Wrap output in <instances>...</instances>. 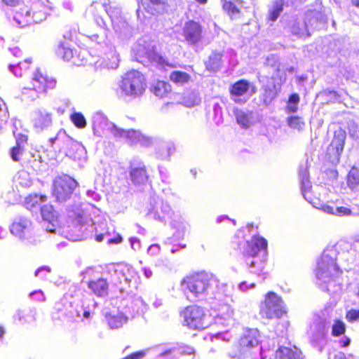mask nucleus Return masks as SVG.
Wrapping results in <instances>:
<instances>
[{"label":"nucleus","mask_w":359,"mask_h":359,"mask_svg":"<svg viewBox=\"0 0 359 359\" xmlns=\"http://www.w3.org/2000/svg\"><path fill=\"white\" fill-rule=\"evenodd\" d=\"M56 79L46 71L36 69L32 74L30 83L22 90V95L31 100L47 95L56 89Z\"/></svg>","instance_id":"f257e3e1"},{"label":"nucleus","mask_w":359,"mask_h":359,"mask_svg":"<svg viewBox=\"0 0 359 359\" xmlns=\"http://www.w3.org/2000/svg\"><path fill=\"white\" fill-rule=\"evenodd\" d=\"M179 313L182 319V325L190 330L202 331L212 324V316L209 311L197 304L188 305Z\"/></svg>","instance_id":"f03ea898"},{"label":"nucleus","mask_w":359,"mask_h":359,"mask_svg":"<svg viewBox=\"0 0 359 359\" xmlns=\"http://www.w3.org/2000/svg\"><path fill=\"white\" fill-rule=\"evenodd\" d=\"M213 277L204 271H193L184 276L180 281V285L195 297L207 292L212 285Z\"/></svg>","instance_id":"7ed1b4c3"},{"label":"nucleus","mask_w":359,"mask_h":359,"mask_svg":"<svg viewBox=\"0 0 359 359\" xmlns=\"http://www.w3.org/2000/svg\"><path fill=\"white\" fill-rule=\"evenodd\" d=\"M287 313L284 303L274 292H268L264 301L260 303L259 315L266 320H278Z\"/></svg>","instance_id":"20e7f679"},{"label":"nucleus","mask_w":359,"mask_h":359,"mask_svg":"<svg viewBox=\"0 0 359 359\" xmlns=\"http://www.w3.org/2000/svg\"><path fill=\"white\" fill-rule=\"evenodd\" d=\"M146 87V78L137 70H130L124 74L120 83V88L124 95L133 97L142 95Z\"/></svg>","instance_id":"39448f33"},{"label":"nucleus","mask_w":359,"mask_h":359,"mask_svg":"<svg viewBox=\"0 0 359 359\" xmlns=\"http://www.w3.org/2000/svg\"><path fill=\"white\" fill-rule=\"evenodd\" d=\"M77 182L67 175L56 177L53 182L52 194L57 201L69 199L77 187Z\"/></svg>","instance_id":"423d86ee"},{"label":"nucleus","mask_w":359,"mask_h":359,"mask_svg":"<svg viewBox=\"0 0 359 359\" xmlns=\"http://www.w3.org/2000/svg\"><path fill=\"white\" fill-rule=\"evenodd\" d=\"M268 247L267 241L259 236H253L250 241L245 243L243 251L242 252V261L248 267L254 266V262L249 259L257 257L263 250L266 252Z\"/></svg>","instance_id":"0eeeda50"},{"label":"nucleus","mask_w":359,"mask_h":359,"mask_svg":"<svg viewBox=\"0 0 359 359\" xmlns=\"http://www.w3.org/2000/svg\"><path fill=\"white\" fill-rule=\"evenodd\" d=\"M203 27L198 21L189 20L185 22L182 29V36L189 46H196L203 40Z\"/></svg>","instance_id":"6e6552de"},{"label":"nucleus","mask_w":359,"mask_h":359,"mask_svg":"<svg viewBox=\"0 0 359 359\" xmlns=\"http://www.w3.org/2000/svg\"><path fill=\"white\" fill-rule=\"evenodd\" d=\"M341 273L342 271L336 261L327 256L321 258L316 270V276L318 278H327L329 280H334Z\"/></svg>","instance_id":"1a4fd4ad"},{"label":"nucleus","mask_w":359,"mask_h":359,"mask_svg":"<svg viewBox=\"0 0 359 359\" xmlns=\"http://www.w3.org/2000/svg\"><path fill=\"white\" fill-rule=\"evenodd\" d=\"M41 7V6H39ZM45 13L42 12L38 6L35 5L32 10L24 7L17 11L14 15L15 20L21 26L25 27L32 22H39L45 19Z\"/></svg>","instance_id":"9d476101"},{"label":"nucleus","mask_w":359,"mask_h":359,"mask_svg":"<svg viewBox=\"0 0 359 359\" xmlns=\"http://www.w3.org/2000/svg\"><path fill=\"white\" fill-rule=\"evenodd\" d=\"M346 138V133L344 129L339 128L334 132L333 138L327 149V156L330 159H339L344 150Z\"/></svg>","instance_id":"9b49d317"},{"label":"nucleus","mask_w":359,"mask_h":359,"mask_svg":"<svg viewBox=\"0 0 359 359\" xmlns=\"http://www.w3.org/2000/svg\"><path fill=\"white\" fill-rule=\"evenodd\" d=\"M258 332L256 330H246L235 344V350L239 355H245L258 345Z\"/></svg>","instance_id":"f8f14e48"},{"label":"nucleus","mask_w":359,"mask_h":359,"mask_svg":"<svg viewBox=\"0 0 359 359\" xmlns=\"http://www.w3.org/2000/svg\"><path fill=\"white\" fill-rule=\"evenodd\" d=\"M250 88V83L244 79L232 83L229 89L231 98L236 103L242 102L241 97L248 93Z\"/></svg>","instance_id":"ddd939ff"},{"label":"nucleus","mask_w":359,"mask_h":359,"mask_svg":"<svg viewBox=\"0 0 359 359\" xmlns=\"http://www.w3.org/2000/svg\"><path fill=\"white\" fill-rule=\"evenodd\" d=\"M129 175L132 182L137 186L147 184L149 180L147 168L144 164L135 167L131 165Z\"/></svg>","instance_id":"4468645a"},{"label":"nucleus","mask_w":359,"mask_h":359,"mask_svg":"<svg viewBox=\"0 0 359 359\" xmlns=\"http://www.w3.org/2000/svg\"><path fill=\"white\" fill-rule=\"evenodd\" d=\"M41 213L43 219L50 225L47 226V229L54 231V228L58 225V215L53 206L50 204L43 205L41 208Z\"/></svg>","instance_id":"2eb2a0df"},{"label":"nucleus","mask_w":359,"mask_h":359,"mask_svg":"<svg viewBox=\"0 0 359 359\" xmlns=\"http://www.w3.org/2000/svg\"><path fill=\"white\" fill-rule=\"evenodd\" d=\"M172 86L167 81L157 80L150 86V91L159 99L168 97L172 93Z\"/></svg>","instance_id":"dca6fc26"},{"label":"nucleus","mask_w":359,"mask_h":359,"mask_svg":"<svg viewBox=\"0 0 359 359\" xmlns=\"http://www.w3.org/2000/svg\"><path fill=\"white\" fill-rule=\"evenodd\" d=\"M34 128L38 131H42L52 123L51 114L45 111H38L32 119Z\"/></svg>","instance_id":"f3484780"},{"label":"nucleus","mask_w":359,"mask_h":359,"mask_svg":"<svg viewBox=\"0 0 359 359\" xmlns=\"http://www.w3.org/2000/svg\"><path fill=\"white\" fill-rule=\"evenodd\" d=\"M88 287L97 297H104L108 294L109 284L105 278H100L88 282Z\"/></svg>","instance_id":"a211bd4d"},{"label":"nucleus","mask_w":359,"mask_h":359,"mask_svg":"<svg viewBox=\"0 0 359 359\" xmlns=\"http://www.w3.org/2000/svg\"><path fill=\"white\" fill-rule=\"evenodd\" d=\"M276 359H303L302 351L297 348L280 346L276 351Z\"/></svg>","instance_id":"6ab92c4d"},{"label":"nucleus","mask_w":359,"mask_h":359,"mask_svg":"<svg viewBox=\"0 0 359 359\" xmlns=\"http://www.w3.org/2000/svg\"><path fill=\"white\" fill-rule=\"evenodd\" d=\"M62 149L67 156L75 159L78 157L79 151H81V146L78 142L67 137L64 140Z\"/></svg>","instance_id":"aec40b11"},{"label":"nucleus","mask_w":359,"mask_h":359,"mask_svg":"<svg viewBox=\"0 0 359 359\" xmlns=\"http://www.w3.org/2000/svg\"><path fill=\"white\" fill-rule=\"evenodd\" d=\"M48 196L46 194L33 193L25 197L24 206L29 210L37 208L42 203L47 201Z\"/></svg>","instance_id":"412c9836"},{"label":"nucleus","mask_w":359,"mask_h":359,"mask_svg":"<svg viewBox=\"0 0 359 359\" xmlns=\"http://www.w3.org/2000/svg\"><path fill=\"white\" fill-rule=\"evenodd\" d=\"M223 54L217 50L212 51L208 60L205 62V67L210 72H217L222 67Z\"/></svg>","instance_id":"4be33fe9"},{"label":"nucleus","mask_w":359,"mask_h":359,"mask_svg":"<svg viewBox=\"0 0 359 359\" xmlns=\"http://www.w3.org/2000/svg\"><path fill=\"white\" fill-rule=\"evenodd\" d=\"M313 205L318 207L319 209L323 210L324 212L337 215V216H348L352 214V210L346 207H337L334 208L329 205L327 204H318L314 201H311Z\"/></svg>","instance_id":"5701e85b"},{"label":"nucleus","mask_w":359,"mask_h":359,"mask_svg":"<svg viewBox=\"0 0 359 359\" xmlns=\"http://www.w3.org/2000/svg\"><path fill=\"white\" fill-rule=\"evenodd\" d=\"M169 80L177 86H184L191 81V77L187 72L175 70L170 72Z\"/></svg>","instance_id":"b1692460"},{"label":"nucleus","mask_w":359,"mask_h":359,"mask_svg":"<svg viewBox=\"0 0 359 359\" xmlns=\"http://www.w3.org/2000/svg\"><path fill=\"white\" fill-rule=\"evenodd\" d=\"M283 0H276L273 2L271 8L269 9L266 19L269 22H275L280 15L284 8Z\"/></svg>","instance_id":"393cba45"},{"label":"nucleus","mask_w":359,"mask_h":359,"mask_svg":"<svg viewBox=\"0 0 359 359\" xmlns=\"http://www.w3.org/2000/svg\"><path fill=\"white\" fill-rule=\"evenodd\" d=\"M280 90V88L275 84L273 86H266L264 88L262 94L263 102L266 105L270 104L276 98Z\"/></svg>","instance_id":"a878e982"},{"label":"nucleus","mask_w":359,"mask_h":359,"mask_svg":"<svg viewBox=\"0 0 359 359\" xmlns=\"http://www.w3.org/2000/svg\"><path fill=\"white\" fill-rule=\"evenodd\" d=\"M168 0H148L146 4L145 10L151 15H157L163 10L168 4Z\"/></svg>","instance_id":"bb28decb"},{"label":"nucleus","mask_w":359,"mask_h":359,"mask_svg":"<svg viewBox=\"0 0 359 359\" xmlns=\"http://www.w3.org/2000/svg\"><path fill=\"white\" fill-rule=\"evenodd\" d=\"M105 318L107 324L111 329H118L127 322V318L121 313L116 315L107 313Z\"/></svg>","instance_id":"cd10ccee"},{"label":"nucleus","mask_w":359,"mask_h":359,"mask_svg":"<svg viewBox=\"0 0 359 359\" xmlns=\"http://www.w3.org/2000/svg\"><path fill=\"white\" fill-rule=\"evenodd\" d=\"M56 55L65 62L70 61L74 57L72 49L67 46L65 42H60L56 50Z\"/></svg>","instance_id":"c85d7f7f"},{"label":"nucleus","mask_w":359,"mask_h":359,"mask_svg":"<svg viewBox=\"0 0 359 359\" xmlns=\"http://www.w3.org/2000/svg\"><path fill=\"white\" fill-rule=\"evenodd\" d=\"M28 229V222L25 220L15 221L11 226V232L15 236L22 238Z\"/></svg>","instance_id":"c756f323"},{"label":"nucleus","mask_w":359,"mask_h":359,"mask_svg":"<svg viewBox=\"0 0 359 359\" xmlns=\"http://www.w3.org/2000/svg\"><path fill=\"white\" fill-rule=\"evenodd\" d=\"M233 114L238 124L243 128H248L250 126V117L249 114L241 109L235 108Z\"/></svg>","instance_id":"7c9ffc66"},{"label":"nucleus","mask_w":359,"mask_h":359,"mask_svg":"<svg viewBox=\"0 0 359 359\" xmlns=\"http://www.w3.org/2000/svg\"><path fill=\"white\" fill-rule=\"evenodd\" d=\"M222 9L231 18H233L241 13V10L231 1L223 0Z\"/></svg>","instance_id":"2f4dec72"},{"label":"nucleus","mask_w":359,"mask_h":359,"mask_svg":"<svg viewBox=\"0 0 359 359\" xmlns=\"http://www.w3.org/2000/svg\"><path fill=\"white\" fill-rule=\"evenodd\" d=\"M287 123L290 128L302 130L305 126L303 118L298 116H292L287 118Z\"/></svg>","instance_id":"473e14b6"},{"label":"nucleus","mask_w":359,"mask_h":359,"mask_svg":"<svg viewBox=\"0 0 359 359\" xmlns=\"http://www.w3.org/2000/svg\"><path fill=\"white\" fill-rule=\"evenodd\" d=\"M346 325L341 320H334L332 326V335L333 337L341 336L346 332Z\"/></svg>","instance_id":"72a5a7b5"},{"label":"nucleus","mask_w":359,"mask_h":359,"mask_svg":"<svg viewBox=\"0 0 359 359\" xmlns=\"http://www.w3.org/2000/svg\"><path fill=\"white\" fill-rule=\"evenodd\" d=\"M70 120L78 128H84L86 126V120L81 112H74L70 115Z\"/></svg>","instance_id":"f704fd0d"},{"label":"nucleus","mask_w":359,"mask_h":359,"mask_svg":"<svg viewBox=\"0 0 359 359\" xmlns=\"http://www.w3.org/2000/svg\"><path fill=\"white\" fill-rule=\"evenodd\" d=\"M300 101L299 95L294 93L291 94L289 96L288 100H287V111L290 113H295L297 109V105Z\"/></svg>","instance_id":"c9c22d12"},{"label":"nucleus","mask_w":359,"mask_h":359,"mask_svg":"<svg viewBox=\"0 0 359 359\" xmlns=\"http://www.w3.org/2000/svg\"><path fill=\"white\" fill-rule=\"evenodd\" d=\"M348 185L353 188L359 184V170L355 168H352L347 175Z\"/></svg>","instance_id":"e433bc0d"},{"label":"nucleus","mask_w":359,"mask_h":359,"mask_svg":"<svg viewBox=\"0 0 359 359\" xmlns=\"http://www.w3.org/2000/svg\"><path fill=\"white\" fill-rule=\"evenodd\" d=\"M123 133L126 134L125 138L131 143L140 141L144 137L140 131L134 129L127 130V131Z\"/></svg>","instance_id":"4c0bfd02"},{"label":"nucleus","mask_w":359,"mask_h":359,"mask_svg":"<svg viewBox=\"0 0 359 359\" xmlns=\"http://www.w3.org/2000/svg\"><path fill=\"white\" fill-rule=\"evenodd\" d=\"M25 148L15 145L10 149V155L12 160L18 162L20 160V156L22 155Z\"/></svg>","instance_id":"58836bf2"},{"label":"nucleus","mask_w":359,"mask_h":359,"mask_svg":"<svg viewBox=\"0 0 359 359\" xmlns=\"http://www.w3.org/2000/svg\"><path fill=\"white\" fill-rule=\"evenodd\" d=\"M346 319L349 323L359 321V309H351L346 313Z\"/></svg>","instance_id":"ea45409f"},{"label":"nucleus","mask_w":359,"mask_h":359,"mask_svg":"<svg viewBox=\"0 0 359 359\" xmlns=\"http://www.w3.org/2000/svg\"><path fill=\"white\" fill-rule=\"evenodd\" d=\"M15 140L16 146L25 148V146L27 144L28 136L23 133H19L15 136Z\"/></svg>","instance_id":"a19ab883"},{"label":"nucleus","mask_w":359,"mask_h":359,"mask_svg":"<svg viewBox=\"0 0 359 359\" xmlns=\"http://www.w3.org/2000/svg\"><path fill=\"white\" fill-rule=\"evenodd\" d=\"M65 305L61 302H56L53 308V316L55 318H59L60 314H64Z\"/></svg>","instance_id":"79ce46f5"},{"label":"nucleus","mask_w":359,"mask_h":359,"mask_svg":"<svg viewBox=\"0 0 359 359\" xmlns=\"http://www.w3.org/2000/svg\"><path fill=\"white\" fill-rule=\"evenodd\" d=\"M20 62H17L13 64H9V68L16 76L20 77L22 76V73L21 72V69H20Z\"/></svg>","instance_id":"37998d69"},{"label":"nucleus","mask_w":359,"mask_h":359,"mask_svg":"<svg viewBox=\"0 0 359 359\" xmlns=\"http://www.w3.org/2000/svg\"><path fill=\"white\" fill-rule=\"evenodd\" d=\"M145 356V353L142 351H137L130 354L124 358V359H142Z\"/></svg>","instance_id":"c03bdc74"},{"label":"nucleus","mask_w":359,"mask_h":359,"mask_svg":"<svg viewBox=\"0 0 359 359\" xmlns=\"http://www.w3.org/2000/svg\"><path fill=\"white\" fill-rule=\"evenodd\" d=\"M2 2L7 6L14 7L20 5L22 0H2Z\"/></svg>","instance_id":"a18cd8bd"},{"label":"nucleus","mask_w":359,"mask_h":359,"mask_svg":"<svg viewBox=\"0 0 359 359\" xmlns=\"http://www.w3.org/2000/svg\"><path fill=\"white\" fill-rule=\"evenodd\" d=\"M122 241H123V237L120 234L118 233L114 238L109 239L107 243L109 245L119 244V243H122Z\"/></svg>","instance_id":"49530a36"},{"label":"nucleus","mask_w":359,"mask_h":359,"mask_svg":"<svg viewBox=\"0 0 359 359\" xmlns=\"http://www.w3.org/2000/svg\"><path fill=\"white\" fill-rule=\"evenodd\" d=\"M127 130L123 129H115L114 131V135L116 137L125 138L126 134L123 132H126Z\"/></svg>","instance_id":"de8ad7c7"},{"label":"nucleus","mask_w":359,"mask_h":359,"mask_svg":"<svg viewBox=\"0 0 359 359\" xmlns=\"http://www.w3.org/2000/svg\"><path fill=\"white\" fill-rule=\"evenodd\" d=\"M30 295L31 296L37 295L39 297V299H41V301L45 300L44 294H43V292H41V291H36V292H32L30 294Z\"/></svg>","instance_id":"09e8293b"},{"label":"nucleus","mask_w":359,"mask_h":359,"mask_svg":"<svg viewBox=\"0 0 359 359\" xmlns=\"http://www.w3.org/2000/svg\"><path fill=\"white\" fill-rule=\"evenodd\" d=\"M334 359H346V357L344 353H339V354L334 356Z\"/></svg>","instance_id":"8fccbe9b"},{"label":"nucleus","mask_w":359,"mask_h":359,"mask_svg":"<svg viewBox=\"0 0 359 359\" xmlns=\"http://www.w3.org/2000/svg\"><path fill=\"white\" fill-rule=\"evenodd\" d=\"M103 239H104V234H102V233L95 236V240L97 242H102L103 241Z\"/></svg>","instance_id":"3c124183"},{"label":"nucleus","mask_w":359,"mask_h":359,"mask_svg":"<svg viewBox=\"0 0 359 359\" xmlns=\"http://www.w3.org/2000/svg\"><path fill=\"white\" fill-rule=\"evenodd\" d=\"M351 4L353 6L359 8V0H351Z\"/></svg>","instance_id":"603ef678"},{"label":"nucleus","mask_w":359,"mask_h":359,"mask_svg":"<svg viewBox=\"0 0 359 359\" xmlns=\"http://www.w3.org/2000/svg\"><path fill=\"white\" fill-rule=\"evenodd\" d=\"M196 104V102L195 100H193L191 102H184V104L188 107L194 106Z\"/></svg>","instance_id":"864d4df0"},{"label":"nucleus","mask_w":359,"mask_h":359,"mask_svg":"<svg viewBox=\"0 0 359 359\" xmlns=\"http://www.w3.org/2000/svg\"><path fill=\"white\" fill-rule=\"evenodd\" d=\"M41 270H46L48 272H50V270L48 269V268H41V269H39L38 270L36 271L35 272V276H38V273H39V271H41Z\"/></svg>","instance_id":"5fc2aeb1"},{"label":"nucleus","mask_w":359,"mask_h":359,"mask_svg":"<svg viewBox=\"0 0 359 359\" xmlns=\"http://www.w3.org/2000/svg\"><path fill=\"white\" fill-rule=\"evenodd\" d=\"M5 334V330L2 326H0V339L4 337Z\"/></svg>","instance_id":"6e6d98bb"},{"label":"nucleus","mask_w":359,"mask_h":359,"mask_svg":"<svg viewBox=\"0 0 359 359\" xmlns=\"http://www.w3.org/2000/svg\"><path fill=\"white\" fill-rule=\"evenodd\" d=\"M351 343L350 339L347 338L343 343V346H348Z\"/></svg>","instance_id":"4d7b16f0"},{"label":"nucleus","mask_w":359,"mask_h":359,"mask_svg":"<svg viewBox=\"0 0 359 359\" xmlns=\"http://www.w3.org/2000/svg\"><path fill=\"white\" fill-rule=\"evenodd\" d=\"M64 37L67 39H69L71 40L72 39V34H71V32H68L66 34L64 35Z\"/></svg>","instance_id":"13d9d810"},{"label":"nucleus","mask_w":359,"mask_h":359,"mask_svg":"<svg viewBox=\"0 0 359 359\" xmlns=\"http://www.w3.org/2000/svg\"><path fill=\"white\" fill-rule=\"evenodd\" d=\"M83 316L84 318H88L90 317V312L88 311H85L83 312Z\"/></svg>","instance_id":"bf43d9fd"},{"label":"nucleus","mask_w":359,"mask_h":359,"mask_svg":"<svg viewBox=\"0 0 359 359\" xmlns=\"http://www.w3.org/2000/svg\"><path fill=\"white\" fill-rule=\"evenodd\" d=\"M200 4H205L208 2V0H195Z\"/></svg>","instance_id":"052dcab7"},{"label":"nucleus","mask_w":359,"mask_h":359,"mask_svg":"<svg viewBox=\"0 0 359 359\" xmlns=\"http://www.w3.org/2000/svg\"><path fill=\"white\" fill-rule=\"evenodd\" d=\"M330 93L332 94L334 96L337 97V96H339V95L338 94L337 92L334 91V90H332V91H330Z\"/></svg>","instance_id":"680f3d73"},{"label":"nucleus","mask_w":359,"mask_h":359,"mask_svg":"<svg viewBox=\"0 0 359 359\" xmlns=\"http://www.w3.org/2000/svg\"><path fill=\"white\" fill-rule=\"evenodd\" d=\"M229 311L230 312V313H233V309H229H229H228V312H229Z\"/></svg>","instance_id":"e2e57ef3"}]
</instances>
